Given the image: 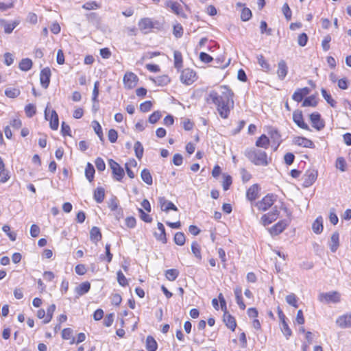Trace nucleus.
<instances>
[{"mask_svg": "<svg viewBox=\"0 0 351 351\" xmlns=\"http://www.w3.org/2000/svg\"><path fill=\"white\" fill-rule=\"evenodd\" d=\"M318 299L321 302L338 303L340 302L341 295L337 291H330L319 293Z\"/></svg>", "mask_w": 351, "mask_h": 351, "instance_id": "nucleus-4", "label": "nucleus"}, {"mask_svg": "<svg viewBox=\"0 0 351 351\" xmlns=\"http://www.w3.org/2000/svg\"><path fill=\"white\" fill-rule=\"evenodd\" d=\"M321 93L324 99L330 106L333 108L336 106L337 102L332 98L331 95L328 93L325 88H322Z\"/></svg>", "mask_w": 351, "mask_h": 351, "instance_id": "nucleus-35", "label": "nucleus"}, {"mask_svg": "<svg viewBox=\"0 0 351 351\" xmlns=\"http://www.w3.org/2000/svg\"><path fill=\"white\" fill-rule=\"evenodd\" d=\"M312 125L317 130L320 131L324 128V122L321 119V115L318 112H313L310 115Z\"/></svg>", "mask_w": 351, "mask_h": 351, "instance_id": "nucleus-15", "label": "nucleus"}, {"mask_svg": "<svg viewBox=\"0 0 351 351\" xmlns=\"http://www.w3.org/2000/svg\"><path fill=\"white\" fill-rule=\"evenodd\" d=\"M191 250L192 253L194 254V256L198 258L202 259V254H201V249L199 245L197 243V242L194 241L191 244Z\"/></svg>", "mask_w": 351, "mask_h": 351, "instance_id": "nucleus-43", "label": "nucleus"}, {"mask_svg": "<svg viewBox=\"0 0 351 351\" xmlns=\"http://www.w3.org/2000/svg\"><path fill=\"white\" fill-rule=\"evenodd\" d=\"M223 322L228 328L232 331L235 330L237 326L235 319L228 313H223Z\"/></svg>", "mask_w": 351, "mask_h": 351, "instance_id": "nucleus-25", "label": "nucleus"}, {"mask_svg": "<svg viewBox=\"0 0 351 351\" xmlns=\"http://www.w3.org/2000/svg\"><path fill=\"white\" fill-rule=\"evenodd\" d=\"M277 75L280 80H283L288 73V66L285 60H281L278 63Z\"/></svg>", "mask_w": 351, "mask_h": 351, "instance_id": "nucleus-20", "label": "nucleus"}, {"mask_svg": "<svg viewBox=\"0 0 351 351\" xmlns=\"http://www.w3.org/2000/svg\"><path fill=\"white\" fill-rule=\"evenodd\" d=\"M138 211L140 214V218L146 223H151L152 218L147 213L144 212L142 208H138Z\"/></svg>", "mask_w": 351, "mask_h": 351, "instance_id": "nucleus-59", "label": "nucleus"}, {"mask_svg": "<svg viewBox=\"0 0 351 351\" xmlns=\"http://www.w3.org/2000/svg\"><path fill=\"white\" fill-rule=\"evenodd\" d=\"M25 112L28 117H32L36 112V106L29 104L25 107Z\"/></svg>", "mask_w": 351, "mask_h": 351, "instance_id": "nucleus-49", "label": "nucleus"}, {"mask_svg": "<svg viewBox=\"0 0 351 351\" xmlns=\"http://www.w3.org/2000/svg\"><path fill=\"white\" fill-rule=\"evenodd\" d=\"M309 93L310 89L308 87L298 88L294 92L292 95V99L297 102H300L303 100L305 96L309 94Z\"/></svg>", "mask_w": 351, "mask_h": 351, "instance_id": "nucleus-19", "label": "nucleus"}, {"mask_svg": "<svg viewBox=\"0 0 351 351\" xmlns=\"http://www.w3.org/2000/svg\"><path fill=\"white\" fill-rule=\"evenodd\" d=\"M276 195L269 193L256 203V206L258 210L265 211L274 204L276 200Z\"/></svg>", "mask_w": 351, "mask_h": 351, "instance_id": "nucleus-5", "label": "nucleus"}, {"mask_svg": "<svg viewBox=\"0 0 351 351\" xmlns=\"http://www.w3.org/2000/svg\"><path fill=\"white\" fill-rule=\"evenodd\" d=\"M317 171L314 169L307 170L304 175V182L303 186L304 187H309L311 186L317 180Z\"/></svg>", "mask_w": 351, "mask_h": 351, "instance_id": "nucleus-11", "label": "nucleus"}, {"mask_svg": "<svg viewBox=\"0 0 351 351\" xmlns=\"http://www.w3.org/2000/svg\"><path fill=\"white\" fill-rule=\"evenodd\" d=\"M289 225V221L285 219L278 221L274 226H273L269 230V233L271 236H276L283 232V230Z\"/></svg>", "mask_w": 351, "mask_h": 351, "instance_id": "nucleus-12", "label": "nucleus"}, {"mask_svg": "<svg viewBox=\"0 0 351 351\" xmlns=\"http://www.w3.org/2000/svg\"><path fill=\"white\" fill-rule=\"evenodd\" d=\"M5 94L8 97L16 98L20 94V90L18 88H7L5 90Z\"/></svg>", "mask_w": 351, "mask_h": 351, "instance_id": "nucleus-52", "label": "nucleus"}, {"mask_svg": "<svg viewBox=\"0 0 351 351\" xmlns=\"http://www.w3.org/2000/svg\"><path fill=\"white\" fill-rule=\"evenodd\" d=\"M73 330L70 328L63 329L62 332V337L64 339H70L72 337Z\"/></svg>", "mask_w": 351, "mask_h": 351, "instance_id": "nucleus-64", "label": "nucleus"}, {"mask_svg": "<svg viewBox=\"0 0 351 351\" xmlns=\"http://www.w3.org/2000/svg\"><path fill=\"white\" fill-rule=\"evenodd\" d=\"M258 184L252 185L246 192V197L250 201L255 200L258 197Z\"/></svg>", "mask_w": 351, "mask_h": 351, "instance_id": "nucleus-24", "label": "nucleus"}, {"mask_svg": "<svg viewBox=\"0 0 351 351\" xmlns=\"http://www.w3.org/2000/svg\"><path fill=\"white\" fill-rule=\"evenodd\" d=\"M152 106V103L150 101H146L140 105V110L143 112H146L151 110Z\"/></svg>", "mask_w": 351, "mask_h": 351, "instance_id": "nucleus-61", "label": "nucleus"}, {"mask_svg": "<svg viewBox=\"0 0 351 351\" xmlns=\"http://www.w3.org/2000/svg\"><path fill=\"white\" fill-rule=\"evenodd\" d=\"M32 66V61L29 58H23L21 60L19 67L23 71H28Z\"/></svg>", "mask_w": 351, "mask_h": 351, "instance_id": "nucleus-32", "label": "nucleus"}, {"mask_svg": "<svg viewBox=\"0 0 351 351\" xmlns=\"http://www.w3.org/2000/svg\"><path fill=\"white\" fill-rule=\"evenodd\" d=\"M94 174V167L90 163L88 162L86 167L85 169V176L89 182H91L93 180Z\"/></svg>", "mask_w": 351, "mask_h": 351, "instance_id": "nucleus-37", "label": "nucleus"}, {"mask_svg": "<svg viewBox=\"0 0 351 351\" xmlns=\"http://www.w3.org/2000/svg\"><path fill=\"white\" fill-rule=\"evenodd\" d=\"M118 206H119V202H118L117 197H112L108 202V207L110 208V209L112 211H114L115 210L117 209Z\"/></svg>", "mask_w": 351, "mask_h": 351, "instance_id": "nucleus-62", "label": "nucleus"}, {"mask_svg": "<svg viewBox=\"0 0 351 351\" xmlns=\"http://www.w3.org/2000/svg\"><path fill=\"white\" fill-rule=\"evenodd\" d=\"M93 197L97 203H101L105 197V190L102 187H97L95 191Z\"/></svg>", "mask_w": 351, "mask_h": 351, "instance_id": "nucleus-29", "label": "nucleus"}, {"mask_svg": "<svg viewBox=\"0 0 351 351\" xmlns=\"http://www.w3.org/2000/svg\"><path fill=\"white\" fill-rule=\"evenodd\" d=\"M158 86H165L170 82V79L167 75H162L152 80Z\"/></svg>", "mask_w": 351, "mask_h": 351, "instance_id": "nucleus-38", "label": "nucleus"}, {"mask_svg": "<svg viewBox=\"0 0 351 351\" xmlns=\"http://www.w3.org/2000/svg\"><path fill=\"white\" fill-rule=\"evenodd\" d=\"M293 120L299 128L310 130L308 125L304 121L302 111L298 110L294 111L293 113Z\"/></svg>", "mask_w": 351, "mask_h": 351, "instance_id": "nucleus-14", "label": "nucleus"}, {"mask_svg": "<svg viewBox=\"0 0 351 351\" xmlns=\"http://www.w3.org/2000/svg\"><path fill=\"white\" fill-rule=\"evenodd\" d=\"M232 177L229 175H223V189L224 191H227L229 189L230 185L232 184Z\"/></svg>", "mask_w": 351, "mask_h": 351, "instance_id": "nucleus-53", "label": "nucleus"}, {"mask_svg": "<svg viewBox=\"0 0 351 351\" xmlns=\"http://www.w3.org/2000/svg\"><path fill=\"white\" fill-rule=\"evenodd\" d=\"M108 139L111 143H115L118 138L117 132L114 129H110L108 131Z\"/></svg>", "mask_w": 351, "mask_h": 351, "instance_id": "nucleus-60", "label": "nucleus"}, {"mask_svg": "<svg viewBox=\"0 0 351 351\" xmlns=\"http://www.w3.org/2000/svg\"><path fill=\"white\" fill-rule=\"evenodd\" d=\"M286 302L291 306L298 308V298L294 293H291L286 297Z\"/></svg>", "mask_w": 351, "mask_h": 351, "instance_id": "nucleus-48", "label": "nucleus"}, {"mask_svg": "<svg viewBox=\"0 0 351 351\" xmlns=\"http://www.w3.org/2000/svg\"><path fill=\"white\" fill-rule=\"evenodd\" d=\"M346 162L343 158L339 157L337 159L336 167L339 169L341 171L343 172L346 171Z\"/></svg>", "mask_w": 351, "mask_h": 351, "instance_id": "nucleus-56", "label": "nucleus"}, {"mask_svg": "<svg viewBox=\"0 0 351 351\" xmlns=\"http://www.w3.org/2000/svg\"><path fill=\"white\" fill-rule=\"evenodd\" d=\"M282 11L287 20L289 21L291 19L292 12L289 5L285 3L282 8Z\"/></svg>", "mask_w": 351, "mask_h": 351, "instance_id": "nucleus-54", "label": "nucleus"}, {"mask_svg": "<svg viewBox=\"0 0 351 351\" xmlns=\"http://www.w3.org/2000/svg\"><path fill=\"white\" fill-rule=\"evenodd\" d=\"M165 5L167 8H170L173 13L182 17H186L183 12L182 7L180 3L173 1L172 0H165Z\"/></svg>", "mask_w": 351, "mask_h": 351, "instance_id": "nucleus-10", "label": "nucleus"}, {"mask_svg": "<svg viewBox=\"0 0 351 351\" xmlns=\"http://www.w3.org/2000/svg\"><path fill=\"white\" fill-rule=\"evenodd\" d=\"M158 202L162 211L168 212L169 210H178V208L171 202L167 200L164 197H160Z\"/></svg>", "mask_w": 351, "mask_h": 351, "instance_id": "nucleus-18", "label": "nucleus"}, {"mask_svg": "<svg viewBox=\"0 0 351 351\" xmlns=\"http://www.w3.org/2000/svg\"><path fill=\"white\" fill-rule=\"evenodd\" d=\"M174 66L176 69H180L182 66V56L180 51H175L173 53Z\"/></svg>", "mask_w": 351, "mask_h": 351, "instance_id": "nucleus-39", "label": "nucleus"}, {"mask_svg": "<svg viewBox=\"0 0 351 351\" xmlns=\"http://www.w3.org/2000/svg\"><path fill=\"white\" fill-rule=\"evenodd\" d=\"M269 145V140L268 137L265 134H262L256 142V146L259 147L267 149L268 148Z\"/></svg>", "mask_w": 351, "mask_h": 351, "instance_id": "nucleus-33", "label": "nucleus"}, {"mask_svg": "<svg viewBox=\"0 0 351 351\" xmlns=\"http://www.w3.org/2000/svg\"><path fill=\"white\" fill-rule=\"evenodd\" d=\"M90 284L88 282H84L75 287V291L77 296H82L89 291Z\"/></svg>", "mask_w": 351, "mask_h": 351, "instance_id": "nucleus-23", "label": "nucleus"}, {"mask_svg": "<svg viewBox=\"0 0 351 351\" xmlns=\"http://www.w3.org/2000/svg\"><path fill=\"white\" fill-rule=\"evenodd\" d=\"M55 310H56L55 304H51L47 308L46 317H45V319L43 320V322L45 324H47L51 320V319L53 317V314Z\"/></svg>", "mask_w": 351, "mask_h": 351, "instance_id": "nucleus-44", "label": "nucleus"}, {"mask_svg": "<svg viewBox=\"0 0 351 351\" xmlns=\"http://www.w3.org/2000/svg\"><path fill=\"white\" fill-rule=\"evenodd\" d=\"M100 8V5L96 1H88L82 5V8L86 10H95Z\"/></svg>", "mask_w": 351, "mask_h": 351, "instance_id": "nucleus-51", "label": "nucleus"}, {"mask_svg": "<svg viewBox=\"0 0 351 351\" xmlns=\"http://www.w3.org/2000/svg\"><path fill=\"white\" fill-rule=\"evenodd\" d=\"M295 145L306 148H314L315 145L313 142L306 138L298 136L293 140Z\"/></svg>", "mask_w": 351, "mask_h": 351, "instance_id": "nucleus-21", "label": "nucleus"}, {"mask_svg": "<svg viewBox=\"0 0 351 351\" xmlns=\"http://www.w3.org/2000/svg\"><path fill=\"white\" fill-rule=\"evenodd\" d=\"M196 80V73L191 69H184L180 75L181 82L186 85L192 84Z\"/></svg>", "mask_w": 351, "mask_h": 351, "instance_id": "nucleus-7", "label": "nucleus"}, {"mask_svg": "<svg viewBox=\"0 0 351 351\" xmlns=\"http://www.w3.org/2000/svg\"><path fill=\"white\" fill-rule=\"evenodd\" d=\"M138 25L143 34H147L154 27L153 22L149 18L141 19Z\"/></svg>", "mask_w": 351, "mask_h": 351, "instance_id": "nucleus-16", "label": "nucleus"}, {"mask_svg": "<svg viewBox=\"0 0 351 351\" xmlns=\"http://www.w3.org/2000/svg\"><path fill=\"white\" fill-rule=\"evenodd\" d=\"M279 215V211L276 206H275L272 210L267 214H265L261 217L262 223L264 226H267L276 221Z\"/></svg>", "mask_w": 351, "mask_h": 351, "instance_id": "nucleus-9", "label": "nucleus"}, {"mask_svg": "<svg viewBox=\"0 0 351 351\" xmlns=\"http://www.w3.org/2000/svg\"><path fill=\"white\" fill-rule=\"evenodd\" d=\"M158 229L160 231V233L154 232V237L155 238L162 241L163 243H167V237H166V232H165V228L163 224L160 222H158L157 224Z\"/></svg>", "mask_w": 351, "mask_h": 351, "instance_id": "nucleus-22", "label": "nucleus"}, {"mask_svg": "<svg viewBox=\"0 0 351 351\" xmlns=\"http://www.w3.org/2000/svg\"><path fill=\"white\" fill-rule=\"evenodd\" d=\"M317 104V101L316 99V97L315 95H311L308 97H306L303 102H302V106L303 107H307V106H312L315 107Z\"/></svg>", "mask_w": 351, "mask_h": 351, "instance_id": "nucleus-36", "label": "nucleus"}, {"mask_svg": "<svg viewBox=\"0 0 351 351\" xmlns=\"http://www.w3.org/2000/svg\"><path fill=\"white\" fill-rule=\"evenodd\" d=\"M179 275L178 270L176 269H167L165 271V277L170 281L175 280Z\"/></svg>", "mask_w": 351, "mask_h": 351, "instance_id": "nucleus-40", "label": "nucleus"}, {"mask_svg": "<svg viewBox=\"0 0 351 351\" xmlns=\"http://www.w3.org/2000/svg\"><path fill=\"white\" fill-rule=\"evenodd\" d=\"M339 245V234L338 232H334L332 234L330 241V248L332 252H335Z\"/></svg>", "mask_w": 351, "mask_h": 351, "instance_id": "nucleus-27", "label": "nucleus"}, {"mask_svg": "<svg viewBox=\"0 0 351 351\" xmlns=\"http://www.w3.org/2000/svg\"><path fill=\"white\" fill-rule=\"evenodd\" d=\"M220 88V93L211 90L206 98V101L208 104H215L219 116L222 119H227L234 108V94L228 86H223Z\"/></svg>", "mask_w": 351, "mask_h": 351, "instance_id": "nucleus-1", "label": "nucleus"}, {"mask_svg": "<svg viewBox=\"0 0 351 351\" xmlns=\"http://www.w3.org/2000/svg\"><path fill=\"white\" fill-rule=\"evenodd\" d=\"M245 156L255 165L267 166L269 164L267 154L265 151L255 148L247 149Z\"/></svg>", "mask_w": 351, "mask_h": 351, "instance_id": "nucleus-2", "label": "nucleus"}, {"mask_svg": "<svg viewBox=\"0 0 351 351\" xmlns=\"http://www.w3.org/2000/svg\"><path fill=\"white\" fill-rule=\"evenodd\" d=\"M312 230L315 234H320L323 231V218L319 216L314 221L312 225Z\"/></svg>", "mask_w": 351, "mask_h": 351, "instance_id": "nucleus-26", "label": "nucleus"}, {"mask_svg": "<svg viewBox=\"0 0 351 351\" xmlns=\"http://www.w3.org/2000/svg\"><path fill=\"white\" fill-rule=\"evenodd\" d=\"M19 25V22L14 21L12 23H8L5 21L3 27L4 28V32L6 34H10L12 32L14 29Z\"/></svg>", "mask_w": 351, "mask_h": 351, "instance_id": "nucleus-41", "label": "nucleus"}, {"mask_svg": "<svg viewBox=\"0 0 351 351\" xmlns=\"http://www.w3.org/2000/svg\"><path fill=\"white\" fill-rule=\"evenodd\" d=\"M90 239L94 243H97L101 239V233L99 228L94 226L91 228Z\"/></svg>", "mask_w": 351, "mask_h": 351, "instance_id": "nucleus-28", "label": "nucleus"}, {"mask_svg": "<svg viewBox=\"0 0 351 351\" xmlns=\"http://www.w3.org/2000/svg\"><path fill=\"white\" fill-rule=\"evenodd\" d=\"M117 280L119 284L122 287L128 285V280L121 271L117 272Z\"/></svg>", "mask_w": 351, "mask_h": 351, "instance_id": "nucleus-55", "label": "nucleus"}, {"mask_svg": "<svg viewBox=\"0 0 351 351\" xmlns=\"http://www.w3.org/2000/svg\"><path fill=\"white\" fill-rule=\"evenodd\" d=\"M308 41V36L305 33L300 34L298 36V45L301 47H304Z\"/></svg>", "mask_w": 351, "mask_h": 351, "instance_id": "nucleus-63", "label": "nucleus"}, {"mask_svg": "<svg viewBox=\"0 0 351 351\" xmlns=\"http://www.w3.org/2000/svg\"><path fill=\"white\" fill-rule=\"evenodd\" d=\"M45 117L46 120L49 121L50 128L53 130H56L59 125L58 116L56 110H50L49 108V104L47 106L45 110Z\"/></svg>", "mask_w": 351, "mask_h": 351, "instance_id": "nucleus-3", "label": "nucleus"}, {"mask_svg": "<svg viewBox=\"0 0 351 351\" xmlns=\"http://www.w3.org/2000/svg\"><path fill=\"white\" fill-rule=\"evenodd\" d=\"M137 165V162L134 159L130 160L129 162L125 164V170L128 176L130 178H134L135 177V174L133 171L131 169V167H136Z\"/></svg>", "mask_w": 351, "mask_h": 351, "instance_id": "nucleus-31", "label": "nucleus"}, {"mask_svg": "<svg viewBox=\"0 0 351 351\" xmlns=\"http://www.w3.org/2000/svg\"><path fill=\"white\" fill-rule=\"evenodd\" d=\"M158 348V343L154 338L148 336L146 339V349L147 351H156Z\"/></svg>", "mask_w": 351, "mask_h": 351, "instance_id": "nucleus-30", "label": "nucleus"}, {"mask_svg": "<svg viewBox=\"0 0 351 351\" xmlns=\"http://www.w3.org/2000/svg\"><path fill=\"white\" fill-rule=\"evenodd\" d=\"M141 177L143 182H145L148 185H152L153 182L152 176L150 173V171L147 169H144L142 170L141 173Z\"/></svg>", "mask_w": 351, "mask_h": 351, "instance_id": "nucleus-34", "label": "nucleus"}, {"mask_svg": "<svg viewBox=\"0 0 351 351\" xmlns=\"http://www.w3.org/2000/svg\"><path fill=\"white\" fill-rule=\"evenodd\" d=\"M134 148L136 158L141 159L143 154V147L142 144L139 141H136L134 143Z\"/></svg>", "mask_w": 351, "mask_h": 351, "instance_id": "nucleus-47", "label": "nucleus"}, {"mask_svg": "<svg viewBox=\"0 0 351 351\" xmlns=\"http://www.w3.org/2000/svg\"><path fill=\"white\" fill-rule=\"evenodd\" d=\"M51 75V70L49 67H45L41 70L40 73V82L43 88H48L50 83Z\"/></svg>", "mask_w": 351, "mask_h": 351, "instance_id": "nucleus-13", "label": "nucleus"}, {"mask_svg": "<svg viewBox=\"0 0 351 351\" xmlns=\"http://www.w3.org/2000/svg\"><path fill=\"white\" fill-rule=\"evenodd\" d=\"M162 114L160 111L154 112L149 117V122L150 123H156L161 117Z\"/></svg>", "mask_w": 351, "mask_h": 351, "instance_id": "nucleus-57", "label": "nucleus"}, {"mask_svg": "<svg viewBox=\"0 0 351 351\" xmlns=\"http://www.w3.org/2000/svg\"><path fill=\"white\" fill-rule=\"evenodd\" d=\"M138 80L137 75L132 72H126L123 77L124 86L128 89H132L135 87Z\"/></svg>", "mask_w": 351, "mask_h": 351, "instance_id": "nucleus-8", "label": "nucleus"}, {"mask_svg": "<svg viewBox=\"0 0 351 351\" xmlns=\"http://www.w3.org/2000/svg\"><path fill=\"white\" fill-rule=\"evenodd\" d=\"M95 164L98 171H103L105 170L106 164L101 158H97Z\"/></svg>", "mask_w": 351, "mask_h": 351, "instance_id": "nucleus-58", "label": "nucleus"}, {"mask_svg": "<svg viewBox=\"0 0 351 351\" xmlns=\"http://www.w3.org/2000/svg\"><path fill=\"white\" fill-rule=\"evenodd\" d=\"M281 331L286 337L287 339H289V337L292 335V331L291 328H289L288 324L287 322H284L281 323V327H280Z\"/></svg>", "mask_w": 351, "mask_h": 351, "instance_id": "nucleus-42", "label": "nucleus"}, {"mask_svg": "<svg viewBox=\"0 0 351 351\" xmlns=\"http://www.w3.org/2000/svg\"><path fill=\"white\" fill-rule=\"evenodd\" d=\"M257 61L258 64L266 71H269L270 66L267 61L265 59L263 55H258L257 56Z\"/></svg>", "mask_w": 351, "mask_h": 351, "instance_id": "nucleus-45", "label": "nucleus"}, {"mask_svg": "<svg viewBox=\"0 0 351 351\" xmlns=\"http://www.w3.org/2000/svg\"><path fill=\"white\" fill-rule=\"evenodd\" d=\"M252 12L247 8H243L241 14V19L243 21H247L252 17Z\"/></svg>", "mask_w": 351, "mask_h": 351, "instance_id": "nucleus-50", "label": "nucleus"}, {"mask_svg": "<svg viewBox=\"0 0 351 351\" xmlns=\"http://www.w3.org/2000/svg\"><path fill=\"white\" fill-rule=\"evenodd\" d=\"M336 324L342 328L351 327V313L339 316L336 320Z\"/></svg>", "mask_w": 351, "mask_h": 351, "instance_id": "nucleus-17", "label": "nucleus"}, {"mask_svg": "<svg viewBox=\"0 0 351 351\" xmlns=\"http://www.w3.org/2000/svg\"><path fill=\"white\" fill-rule=\"evenodd\" d=\"M185 235L183 232H178L174 236V241L178 245H183L185 243Z\"/></svg>", "mask_w": 351, "mask_h": 351, "instance_id": "nucleus-46", "label": "nucleus"}, {"mask_svg": "<svg viewBox=\"0 0 351 351\" xmlns=\"http://www.w3.org/2000/svg\"><path fill=\"white\" fill-rule=\"evenodd\" d=\"M108 165L110 168L112 169L114 178L117 181H121L125 176L124 169L112 159L108 160Z\"/></svg>", "mask_w": 351, "mask_h": 351, "instance_id": "nucleus-6", "label": "nucleus"}]
</instances>
